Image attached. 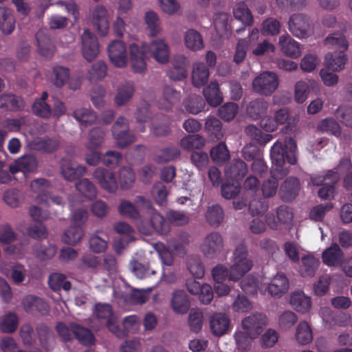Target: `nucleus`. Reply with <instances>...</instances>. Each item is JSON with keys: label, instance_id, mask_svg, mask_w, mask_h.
Masks as SVG:
<instances>
[{"label": "nucleus", "instance_id": "f257e3e1", "mask_svg": "<svg viewBox=\"0 0 352 352\" xmlns=\"http://www.w3.org/2000/svg\"><path fill=\"white\" fill-rule=\"evenodd\" d=\"M270 157L273 166L276 173L263 184L262 190L266 197L274 196L278 187L277 179L280 174L285 175L287 172L282 169L285 162V159L290 164H295L297 162V146L294 140L287 138L284 141V147L280 141H276L271 148Z\"/></svg>", "mask_w": 352, "mask_h": 352}, {"label": "nucleus", "instance_id": "f03ea898", "mask_svg": "<svg viewBox=\"0 0 352 352\" xmlns=\"http://www.w3.org/2000/svg\"><path fill=\"white\" fill-rule=\"evenodd\" d=\"M131 64L135 72H142L146 69V63L144 55L148 54L157 63H167L170 59V48L167 43L162 38L152 40L149 44H143L140 47L132 43L129 46Z\"/></svg>", "mask_w": 352, "mask_h": 352}, {"label": "nucleus", "instance_id": "7ed1b4c3", "mask_svg": "<svg viewBox=\"0 0 352 352\" xmlns=\"http://www.w3.org/2000/svg\"><path fill=\"white\" fill-rule=\"evenodd\" d=\"M231 265L230 280L238 281L253 267V261L249 256L248 248L240 244L237 245L232 252L230 258Z\"/></svg>", "mask_w": 352, "mask_h": 352}, {"label": "nucleus", "instance_id": "20e7f679", "mask_svg": "<svg viewBox=\"0 0 352 352\" xmlns=\"http://www.w3.org/2000/svg\"><path fill=\"white\" fill-rule=\"evenodd\" d=\"M222 235L218 232L208 234L199 245V251L207 259H218L224 252Z\"/></svg>", "mask_w": 352, "mask_h": 352}, {"label": "nucleus", "instance_id": "39448f33", "mask_svg": "<svg viewBox=\"0 0 352 352\" xmlns=\"http://www.w3.org/2000/svg\"><path fill=\"white\" fill-rule=\"evenodd\" d=\"M147 214L149 221L141 220L138 224V229L142 234L151 235L156 232L160 234H166L169 232V225L156 210H151Z\"/></svg>", "mask_w": 352, "mask_h": 352}, {"label": "nucleus", "instance_id": "423d86ee", "mask_svg": "<svg viewBox=\"0 0 352 352\" xmlns=\"http://www.w3.org/2000/svg\"><path fill=\"white\" fill-rule=\"evenodd\" d=\"M287 27L289 31L298 38H306L314 33V25L310 17L301 12L289 16Z\"/></svg>", "mask_w": 352, "mask_h": 352}, {"label": "nucleus", "instance_id": "0eeeda50", "mask_svg": "<svg viewBox=\"0 0 352 352\" xmlns=\"http://www.w3.org/2000/svg\"><path fill=\"white\" fill-rule=\"evenodd\" d=\"M252 89L263 96H271L279 86V79L276 73L263 72L256 76L252 82Z\"/></svg>", "mask_w": 352, "mask_h": 352}, {"label": "nucleus", "instance_id": "6e6552de", "mask_svg": "<svg viewBox=\"0 0 352 352\" xmlns=\"http://www.w3.org/2000/svg\"><path fill=\"white\" fill-rule=\"evenodd\" d=\"M267 324L268 318L261 312L252 313L243 318L241 322L242 330L253 339L258 338Z\"/></svg>", "mask_w": 352, "mask_h": 352}, {"label": "nucleus", "instance_id": "1a4fd4ad", "mask_svg": "<svg viewBox=\"0 0 352 352\" xmlns=\"http://www.w3.org/2000/svg\"><path fill=\"white\" fill-rule=\"evenodd\" d=\"M112 135L119 148H125L135 140V135L129 130L128 120L119 117L112 126Z\"/></svg>", "mask_w": 352, "mask_h": 352}, {"label": "nucleus", "instance_id": "9d476101", "mask_svg": "<svg viewBox=\"0 0 352 352\" xmlns=\"http://www.w3.org/2000/svg\"><path fill=\"white\" fill-rule=\"evenodd\" d=\"M112 13L102 5L94 7L90 14V21L96 30L101 35H105L110 25Z\"/></svg>", "mask_w": 352, "mask_h": 352}, {"label": "nucleus", "instance_id": "9b49d317", "mask_svg": "<svg viewBox=\"0 0 352 352\" xmlns=\"http://www.w3.org/2000/svg\"><path fill=\"white\" fill-rule=\"evenodd\" d=\"M111 63L118 68H124L128 64V52L126 45L121 41H111L107 47Z\"/></svg>", "mask_w": 352, "mask_h": 352}, {"label": "nucleus", "instance_id": "f8f14e48", "mask_svg": "<svg viewBox=\"0 0 352 352\" xmlns=\"http://www.w3.org/2000/svg\"><path fill=\"white\" fill-rule=\"evenodd\" d=\"M93 177L102 189L109 192H114L118 189L116 177L112 171L98 167L94 171Z\"/></svg>", "mask_w": 352, "mask_h": 352}, {"label": "nucleus", "instance_id": "ddd939ff", "mask_svg": "<svg viewBox=\"0 0 352 352\" xmlns=\"http://www.w3.org/2000/svg\"><path fill=\"white\" fill-rule=\"evenodd\" d=\"M82 53L84 58L93 60L99 53V44L96 36L88 29H85L81 36Z\"/></svg>", "mask_w": 352, "mask_h": 352}, {"label": "nucleus", "instance_id": "4468645a", "mask_svg": "<svg viewBox=\"0 0 352 352\" xmlns=\"http://www.w3.org/2000/svg\"><path fill=\"white\" fill-rule=\"evenodd\" d=\"M278 45L281 52L287 57L298 58L302 54V45L288 34L279 37Z\"/></svg>", "mask_w": 352, "mask_h": 352}, {"label": "nucleus", "instance_id": "2eb2a0df", "mask_svg": "<svg viewBox=\"0 0 352 352\" xmlns=\"http://www.w3.org/2000/svg\"><path fill=\"white\" fill-rule=\"evenodd\" d=\"M60 168L63 177L69 182L74 181L84 175L87 171L85 166L77 165L72 160L66 157L61 160Z\"/></svg>", "mask_w": 352, "mask_h": 352}, {"label": "nucleus", "instance_id": "dca6fc26", "mask_svg": "<svg viewBox=\"0 0 352 352\" xmlns=\"http://www.w3.org/2000/svg\"><path fill=\"white\" fill-rule=\"evenodd\" d=\"M188 58L184 55L175 56L173 61V67L168 70V76L173 80H181L187 76Z\"/></svg>", "mask_w": 352, "mask_h": 352}, {"label": "nucleus", "instance_id": "f3484780", "mask_svg": "<svg viewBox=\"0 0 352 352\" xmlns=\"http://www.w3.org/2000/svg\"><path fill=\"white\" fill-rule=\"evenodd\" d=\"M230 319L225 314L216 313L210 320V328L216 336H221L226 333L230 329Z\"/></svg>", "mask_w": 352, "mask_h": 352}, {"label": "nucleus", "instance_id": "a211bd4d", "mask_svg": "<svg viewBox=\"0 0 352 352\" xmlns=\"http://www.w3.org/2000/svg\"><path fill=\"white\" fill-rule=\"evenodd\" d=\"M322 258L325 265L337 267L343 263L344 254L338 244L333 243L323 252Z\"/></svg>", "mask_w": 352, "mask_h": 352}, {"label": "nucleus", "instance_id": "6ab92c4d", "mask_svg": "<svg viewBox=\"0 0 352 352\" xmlns=\"http://www.w3.org/2000/svg\"><path fill=\"white\" fill-rule=\"evenodd\" d=\"M347 58L344 52L328 53L324 60V66L329 70L339 72L344 69Z\"/></svg>", "mask_w": 352, "mask_h": 352}, {"label": "nucleus", "instance_id": "aec40b11", "mask_svg": "<svg viewBox=\"0 0 352 352\" xmlns=\"http://www.w3.org/2000/svg\"><path fill=\"white\" fill-rule=\"evenodd\" d=\"M0 270L16 284H20L23 282L28 274V271L25 266L19 263H13L10 269H7L4 264L1 263L0 264Z\"/></svg>", "mask_w": 352, "mask_h": 352}, {"label": "nucleus", "instance_id": "412c9836", "mask_svg": "<svg viewBox=\"0 0 352 352\" xmlns=\"http://www.w3.org/2000/svg\"><path fill=\"white\" fill-rule=\"evenodd\" d=\"M22 304L27 312L34 313L37 311L44 315L49 311V306L45 300L32 295L24 297Z\"/></svg>", "mask_w": 352, "mask_h": 352}, {"label": "nucleus", "instance_id": "4be33fe9", "mask_svg": "<svg viewBox=\"0 0 352 352\" xmlns=\"http://www.w3.org/2000/svg\"><path fill=\"white\" fill-rule=\"evenodd\" d=\"M276 217L278 222L274 220L272 216L266 217L267 225L272 229H278L279 226L289 223L293 218V214L291 210L285 206H281L277 208Z\"/></svg>", "mask_w": 352, "mask_h": 352}, {"label": "nucleus", "instance_id": "5701e85b", "mask_svg": "<svg viewBox=\"0 0 352 352\" xmlns=\"http://www.w3.org/2000/svg\"><path fill=\"white\" fill-rule=\"evenodd\" d=\"M181 98L180 93L170 86H165L163 89L162 98L158 101L160 109L168 110L177 104Z\"/></svg>", "mask_w": 352, "mask_h": 352}, {"label": "nucleus", "instance_id": "b1692460", "mask_svg": "<svg viewBox=\"0 0 352 352\" xmlns=\"http://www.w3.org/2000/svg\"><path fill=\"white\" fill-rule=\"evenodd\" d=\"M209 76V69L204 63L197 62L193 64L191 80L195 87L204 86L208 82Z\"/></svg>", "mask_w": 352, "mask_h": 352}, {"label": "nucleus", "instance_id": "393cba45", "mask_svg": "<svg viewBox=\"0 0 352 352\" xmlns=\"http://www.w3.org/2000/svg\"><path fill=\"white\" fill-rule=\"evenodd\" d=\"M37 161L33 155H23L19 158L14 165L9 167L10 171L14 174L16 172H33L36 169Z\"/></svg>", "mask_w": 352, "mask_h": 352}, {"label": "nucleus", "instance_id": "a878e982", "mask_svg": "<svg viewBox=\"0 0 352 352\" xmlns=\"http://www.w3.org/2000/svg\"><path fill=\"white\" fill-rule=\"evenodd\" d=\"M289 289V280L283 274H276L268 285L269 293L274 296H280Z\"/></svg>", "mask_w": 352, "mask_h": 352}, {"label": "nucleus", "instance_id": "bb28decb", "mask_svg": "<svg viewBox=\"0 0 352 352\" xmlns=\"http://www.w3.org/2000/svg\"><path fill=\"white\" fill-rule=\"evenodd\" d=\"M190 306V300L184 291L177 290L173 294L171 307L175 313L184 314L188 311Z\"/></svg>", "mask_w": 352, "mask_h": 352}, {"label": "nucleus", "instance_id": "cd10ccee", "mask_svg": "<svg viewBox=\"0 0 352 352\" xmlns=\"http://www.w3.org/2000/svg\"><path fill=\"white\" fill-rule=\"evenodd\" d=\"M50 187L49 182L43 178L34 179L31 182L30 188L32 191L38 194L36 197V201L37 203L49 205L47 190Z\"/></svg>", "mask_w": 352, "mask_h": 352}, {"label": "nucleus", "instance_id": "c85d7f7f", "mask_svg": "<svg viewBox=\"0 0 352 352\" xmlns=\"http://www.w3.org/2000/svg\"><path fill=\"white\" fill-rule=\"evenodd\" d=\"M23 107L24 102L19 96L12 94L0 95V109L6 111H18Z\"/></svg>", "mask_w": 352, "mask_h": 352}, {"label": "nucleus", "instance_id": "c756f323", "mask_svg": "<svg viewBox=\"0 0 352 352\" xmlns=\"http://www.w3.org/2000/svg\"><path fill=\"white\" fill-rule=\"evenodd\" d=\"M15 19L11 10L0 6V30L3 34H11L15 28Z\"/></svg>", "mask_w": 352, "mask_h": 352}, {"label": "nucleus", "instance_id": "7c9ffc66", "mask_svg": "<svg viewBox=\"0 0 352 352\" xmlns=\"http://www.w3.org/2000/svg\"><path fill=\"white\" fill-rule=\"evenodd\" d=\"M290 305L297 311L305 313L311 308V298L302 292H296L291 294Z\"/></svg>", "mask_w": 352, "mask_h": 352}, {"label": "nucleus", "instance_id": "2f4dec72", "mask_svg": "<svg viewBox=\"0 0 352 352\" xmlns=\"http://www.w3.org/2000/svg\"><path fill=\"white\" fill-rule=\"evenodd\" d=\"M184 39L186 47L190 51H199L204 47L201 35L195 30H188L184 34Z\"/></svg>", "mask_w": 352, "mask_h": 352}, {"label": "nucleus", "instance_id": "473e14b6", "mask_svg": "<svg viewBox=\"0 0 352 352\" xmlns=\"http://www.w3.org/2000/svg\"><path fill=\"white\" fill-rule=\"evenodd\" d=\"M203 94L207 102L212 107H217L223 102V98L219 91V85L217 81H211L204 89Z\"/></svg>", "mask_w": 352, "mask_h": 352}, {"label": "nucleus", "instance_id": "72a5a7b5", "mask_svg": "<svg viewBox=\"0 0 352 352\" xmlns=\"http://www.w3.org/2000/svg\"><path fill=\"white\" fill-rule=\"evenodd\" d=\"M320 265V261L313 255L307 254L301 258L300 274L304 277L313 276Z\"/></svg>", "mask_w": 352, "mask_h": 352}, {"label": "nucleus", "instance_id": "f704fd0d", "mask_svg": "<svg viewBox=\"0 0 352 352\" xmlns=\"http://www.w3.org/2000/svg\"><path fill=\"white\" fill-rule=\"evenodd\" d=\"M36 38L38 53L43 56H50L54 51V46L45 31L39 30L36 34Z\"/></svg>", "mask_w": 352, "mask_h": 352}, {"label": "nucleus", "instance_id": "c9c22d12", "mask_svg": "<svg viewBox=\"0 0 352 352\" xmlns=\"http://www.w3.org/2000/svg\"><path fill=\"white\" fill-rule=\"evenodd\" d=\"M135 91L134 85L131 82L121 85L117 89L115 96V102L118 106L126 104L132 98Z\"/></svg>", "mask_w": 352, "mask_h": 352}, {"label": "nucleus", "instance_id": "e433bc0d", "mask_svg": "<svg viewBox=\"0 0 352 352\" xmlns=\"http://www.w3.org/2000/svg\"><path fill=\"white\" fill-rule=\"evenodd\" d=\"M324 44L330 49H338L340 51H346L349 43L345 36L340 32L329 34L324 41Z\"/></svg>", "mask_w": 352, "mask_h": 352}, {"label": "nucleus", "instance_id": "4c0bfd02", "mask_svg": "<svg viewBox=\"0 0 352 352\" xmlns=\"http://www.w3.org/2000/svg\"><path fill=\"white\" fill-rule=\"evenodd\" d=\"M289 118V111L286 108L280 109L275 113L274 122L270 120H263L261 122V127L267 131H274L278 124H283Z\"/></svg>", "mask_w": 352, "mask_h": 352}, {"label": "nucleus", "instance_id": "58836bf2", "mask_svg": "<svg viewBox=\"0 0 352 352\" xmlns=\"http://www.w3.org/2000/svg\"><path fill=\"white\" fill-rule=\"evenodd\" d=\"M295 338L300 345H305L313 340V333L309 324L305 322H300L296 328Z\"/></svg>", "mask_w": 352, "mask_h": 352}, {"label": "nucleus", "instance_id": "ea45409f", "mask_svg": "<svg viewBox=\"0 0 352 352\" xmlns=\"http://www.w3.org/2000/svg\"><path fill=\"white\" fill-rule=\"evenodd\" d=\"M233 14L234 18L241 21L245 25H251L253 23V16L251 12L244 2L236 4L233 9Z\"/></svg>", "mask_w": 352, "mask_h": 352}, {"label": "nucleus", "instance_id": "a19ab883", "mask_svg": "<svg viewBox=\"0 0 352 352\" xmlns=\"http://www.w3.org/2000/svg\"><path fill=\"white\" fill-rule=\"evenodd\" d=\"M73 116L82 126L91 125L96 120L94 112L90 109L85 107L76 109L73 113Z\"/></svg>", "mask_w": 352, "mask_h": 352}, {"label": "nucleus", "instance_id": "79ce46f5", "mask_svg": "<svg viewBox=\"0 0 352 352\" xmlns=\"http://www.w3.org/2000/svg\"><path fill=\"white\" fill-rule=\"evenodd\" d=\"M204 316L201 311L199 309H190L188 317V326L190 331L198 333L202 329Z\"/></svg>", "mask_w": 352, "mask_h": 352}, {"label": "nucleus", "instance_id": "37998d69", "mask_svg": "<svg viewBox=\"0 0 352 352\" xmlns=\"http://www.w3.org/2000/svg\"><path fill=\"white\" fill-rule=\"evenodd\" d=\"M299 188V181L294 177L287 179L280 187V192L283 193V199L290 200L298 193Z\"/></svg>", "mask_w": 352, "mask_h": 352}, {"label": "nucleus", "instance_id": "c03bdc74", "mask_svg": "<svg viewBox=\"0 0 352 352\" xmlns=\"http://www.w3.org/2000/svg\"><path fill=\"white\" fill-rule=\"evenodd\" d=\"M72 327L74 336L80 342L85 345H89L94 343V335L88 329L77 323L73 324Z\"/></svg>", "mask_w": 352, "mask_h": 352}, {"label": "nucleus", "instance_id": "a18cd8bd", "mask_svg": "<svg viewBox=\"0 0 352 352\" xmlns=\"http://www.w3.org/2000/svg\"><path fill=\"white\" fill-rule=\"evenodd\" d=\"M83 235L80 226L72 225L65 231L63 241L69 245H76L80 241Z\"/></svg>", "mask_w": 352, "mask_h": 352}, {"label": "nucleus", "instance_id": "49530a36", "mask_svg": "<svg viewBox=\"0 0 352 352\" xmlns=\"http://www.w3.org/2000/svg\"><path fill=\"white\" fill-rule=\"evenodd\" d=\"M267 109V102L258 98L251 101L247 108L248 114L254 120L258 119Z\"/></svg>", "mask_w": 352, "mask_h": 352}, {"label": "nucleus", "instance_id": "de8ad7c7", "mask_svg": "<svg viewBox=\"0 0 352 352\" xmlns=\"http://www.w3.org/2000/svg\"><path fill=\"white\" fill-rule=\"evenodd\" d=\"M76 189L84 197L94 199L97 195V190L94 184L88 179L84 178L75 184Z\"/></svg>", "mask_w": 352, "mask_h": 352}, {"label": "nucleus", "instance_id": "09e8293b", "mask_svg": "<svg viewBox=\"0 0 352 352\" xmlns=\"http://www.w3.org/2000/svg\"><path fill=\"white\" fill-rule=\"evenodd\" d=\"M144 21L151 36H157L161 32L160 19L155 12L152 10L146 12Z\"/></svg>", "mask_w": 352, "mask_h": 352}, {"label": "nucleus", "instance_id": "8fccbe9b", "mask_svg": "<svg viewBox=\"0 0 352 352\" xmlns=\"http://www.w3.org/2000/svg\"><path fill=\"white\" fill-rule=\"evenodd\" d=\"M69 78V70L68 68L63 66H55L53 68L52 82L55 87H62L68 81Z\"/></svg>", "mask_w": 352, "mask_h": 352}, {"label": "nucleus", "instance_id": "3c124183", "mask_svg": "<svg viewBox=\"0 0 352 352\" xmlns=\"http://www.w3.org/2000/svg\"><path fill=\"white\" fill-rule=\"evenodd\" d=\"M247 172L248 167L245 163L241 160H236L229 169L226 170V175L228 177L236 180L243 178Z\"/></svg>", "mask_w": 352, "mask_h": 352}, {"label": "nucleus", "instance_id": "603ef678", "mask_svg": "<svg viewBox=\"0 0 352 352\" xmlns=\"http://www.w3.org/2000/svg\"><path fill=\"white\" fill-rule=\"evenodd\" d=\"M339 179L337 171L328 170L325 175H316L311 177V182L315 186L335 184Z\"/></svg>", "mask_w": 352, "mask_h": 352}, {"label": "nucleus", "instance_id": "864d4df0", "mask_svg": "<svg viewBox=\"0 0 352 352\" xmlns=\"http://www.w3.org/2000/svg\"><path fill=\"white\" fill-rule=\"evenodd\" d=\"M18 318L14 313L5 314L0 322V330L3 333H10L17 329Z\"/></svg>", "mask_w": 352, "mask_h": 352}, {"label": "nucleus", "instance_id": "5fc2aeb1", "mask_svg": "<svg viewBox=\"0 0 352 352\" xmlns=\"http://www.w3.org/2000/svg\"><path fill=\"white\" fill-rule=\"evenodd\" d=\"M204 138L199 135H187L180 141L181 147L188 151L199 149L204 146Z\"/></svg>", "mask_w": 352, "mask_h": 352}, {"label": "nucleus", "instance_id": "6e6d98bb", "mask_svg": "<svg viewBox=\"0 0 352 352\" xmlns=\"http://www.w3.org/2000/svg\"><path fill=\"white\" fill-rule=\"evenodd\" d=\"M317 129L322 132L331 133L335 136H339L341 134L340 124L331 118L321 120L318 123Z\"/></svg>", "mask_w": 352, "mask_h": 352}, {"label": "nucleus", "instance_id": "4d7b16f0", "mask_svg": "<svg viewBox=\"0 0 352 352\" xmlns=\"http://www.w3.org/2000/svg\"><path fill=\"white\" fill-rule=\"evenodd\" d=\"M50 287L54 291L60 290L63 288L65 291H68L71 288V283L65 280V275L59 273L52 274L48 278Z\"/></svg>", "mask_w": 352, "mask_h": 352}, {"label": "nucleus", "instance_id": "13d9d810", "mask_svg": "<svg viewBox=\"0 0 352 352\" xmlns=\"http://www.w3.org/2000/svg\"><path fill=\"white\" fill-rule=\"evenodd\" d=\"M206 218L208 223L213 226H219L223 219V212L219 205H213L208 207Z\"/></svg>", "mask_w": 352, "mask_h": 352}, {"label": "nucleus", "instance_id": "bf43d9fd", "mask_svg": "<svg viewBox=\"0 0 352 352\" xmlns=\"http://www.w3.org/2000/svg\"><path fill=\"white\" fill-rule=\"evenodd\" d=\"M104 132L100 128H94L89 132L86 148L88 150L96 149L103 142Z\"/></svg>", "mask_w": 352, "mask_h": 352}, {"label": "nucleus", "instance_id": "052dcab7", "mask_svg": "<svg viewBox=\"0 0 352 352\" xmlns=\"http://www.w3.org/2000/svg\"><path fill=\"white\" fill-rule=\"evenodd\" d=\"M119 182L122 189H128L132 186L135 180L133 170L129 167H123L119 170Z\"/></svg>", "mask_w": 352, "mask_h": 352}, {"label": "nucleus", "instance_id": "680f3d73", "mask_svg": "<svg viewBox=\"0 0 352 352\" xmlns=\"http://www.w3.org/2000/svg\"><path fill=\"white\" fill-rule=\"evenodd\" d=\"M309 86L303 80H299L294 85V100L299 104L303 103L309 94Z\"/></svg>", "mask_w": 352, "mask_h": 352}, {"label": "nucleus", "instance_id": "e2e57ef3", "mask_svg": "<svg viewBox=\"0 0 352 352\" xmlns=\"http://www.w3.org/2000/svg\"><path fill=\"white\" fill-rule=\"evenodd\" d=\"M210 156L216 163H221L230 158V153L226 144L221 142L211 149Z\"/></svg>", "mask_w": 352, "mask_h": 352}, {"label": "nucleus", "instance_id": "0e129e2a", "mask_svg": "<svg viewBox=\"0 0 352 352\" xmlns=\"http://www.w3.org/2000/svg\"><path fill=\"white\" fill-rule=\"evenodd\" d=\"M161 11L168 16L179 14L181 5L177 0H157Z\"/></svg>", "mask_w": 352, "mask_h": 352}, {"label": "nucleus", "instance_id": "69168bd1", "mask_svg": "<svg viewBox=\"0 0 352 352\" xmlns=\"http://www.w3.org/2000/svg\"><path fill=\"white\" fill-rule=\"evenodd\" d=\"M155 251L160 256L164 266H172L174 262L173 256L171 252L166 248L164 243L161 242L155 243L153 245Z\"/></svg>", "mask_w": 352, "mask_h": 352}, {"label": "nucleus", "instance_id": "338daca9", "mask_svg": "<svg viewBox=\"0 0 352 352\" xmlns=\"http://www.w3.org/2000/svg\"><path fill=\"white\" fill-rule=\"evenodd\" d=\"M179 154V151L175 147L166 148L156 153L155 161L159 163L169 162L177 157Z\"/></svg>", "mask_w": 352, "mask_h": 352}, {"label": "nucleus", "instance_id": "774afa93", "mask_svg": "<svg viewBox=\"0 0 352 352\" xmlns=\"http://www.w3.org/2000/svg\"><path fill=\"white\" fill-rule=\"evenodd\" d=\"M234 340L236 342V348L241 351H248L251 348V342L253 338H251L245 331H236L234 333Z\"/></svg>", "mask_w": 352, "mask_h": 352}]
</instances>
